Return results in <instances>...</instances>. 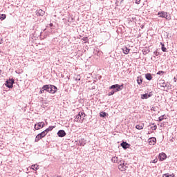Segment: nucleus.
Wrapping results in <instances>:
<instances>
[{
    "instance_id": "nucleus-1",
    "label": "nucleus",
    "mask_w": 177,
    "mask_h": 177,
    "mask_svg": "<svg viewBox=\"0 0 177 177\" xmlns=\"http://www.w3.org/2000/svg\"><path fill=\"white\" fill-rule=\"evenodd\" d=\"M112 162L118 164V168L121 172H125L128 169V163H127L124 160L119 159L118 156H113L111 158Z\"/></svg>"
},
{
    "instance_id": "nucleus-2",
    "label": "nucleus",
    "mask_w": 177,
    "mask_h": 177,
    "mask_svg": "<svg viewBox=\"0 0 177 177\" xmlns=\"http://www.w3.org/2000/svg\"><path fill=\"white\" fill-rule=\"evenodd\" d=\"M44 89L46 90V92H48V93H56L57 92V87L55 85L52 84H46L44 86Z\"/></svg>"
},
{
    "instance_id": "nucleus-3",
    "label": "nucleus",
    "mask_w": 177,
    "mask_h": 177,
    "mask_svg": "<svg viewBox=\"0 0 177 177\" xmlns=\"http://www.w3.org/2000/svg\"><path fill=\"white\" fill-rule=\"evenodd\" d=\"M159 85L162 91H165L166 92H168V91H169V84L168 83V82H165V80H160Z\"/></svg>"
},
{
    "instance_id": "nucleus-4",
    "label": "nucleus",
    "mask_w": 177,
    "mask_h": 177,
    "mask_svg": "<svg viewBox=\"0 0 177 177\" xmlns=\"http://www.w3.org/2000/svg\"><path fill=\"white\" fill-rule=\"evenodd\" d=\"M85 120V113L84 112H79L78 115L75 117V121L76 122L82 123Z\"/></svg>"
},
{
    "instance_id": "nucleus-5",
    "label": "nucleus",
    "mask_w": 177,
    "mask_h": 177,
    "mask_svg": "<svg viewBox=\"0 0 177 177\" xmlns=\"http://www.w3.org/2000/svg\"><path fill=\"white\" fill-rule=\"evenodd\" d=\"M124 88V84H114L110 86L109 89H114L115 92H120V91H122V88Z\"/></svg>"
},
{
    "instance_id": "nucleus-6",
    "label": "nucleus",
    "mask_w": 177,
    "mask_h": 177,
    "mask_svg": "<svg viewBox=\"0 0 177 177\" xmlns=\"http://www.w3.org/2000/svg\"><path fill=\"white\" fill-rule=\"evenodd\" d=\"M158 17H162V19H166V20H171V17L168 16V12L165 11L159 12L158 13Z\"/></svg>"
},
{
    "instance_id": "nucleus-7",
    "label": "nucleus",
    "mask_w": 177,
    "mask_h": 177,
    "mask_svg": "<svg viewBox=\"0 0 177 177\" xmlns=\"http://www.w3.org/2000/svg\"><path fill=\"white\" fill-rule=\"evenodd\" d=\"M13 84H15V79L12 78V79L7 80L6 81L5 85L6 86H7V88L12 89V88H13Z\"/></svg>"
},
{
    "instance_id": "nucleus-8",
    "label": "nucleus",
    "mask_w": 177,
    "mask_h": 177,
    "mask_svg": "<svg viewBox=\"0 0 177 177\" xmlns=\"http://www.w3.org/2000/svg\"><path fill=\"white\" fill-rule=\"evenodd\" d=\"M44 127H45V122H38L34 125V129L36 131H39V129L44 128Z\"/></svg>"
},
{
    "instance_id": "nucleus-9",
    "label": "nucleus",
    "mask_w": 177,
    "mask_h": 177,
    "mask_svg": "<svg viewBox=\"0 0 177 177\" xmlns=\"http://www.w3.org/2000/svg\"><path fill=\"white\" fill-rule=\"evenodd\" d=\"M148 142L149 145H150L151 146H154V145L157 143V139L155 137H152L148 140Z\"/></svg>"
},
{
    "instance_id": "nucleus-10",
    "label": "nucleus",
    "mask_w": 177,
    "mask_h": 177,
    "mask_svg": "<svg viewBox=\"0 0 177 177\" xmlns=\"http://www.w3.org/2000/svg\"><path fill=\"white\" fill-rule=\"evenodd\" d=\"M151 96H153L152 91L149 92V94L145 93V94L141 95V99H149V97H151Z\"/></svg>"
},
{
    "instance_id": "nucleus-11",
    "label": "nucleus",
    "mask_w": 177,
    "mask_h": 177,
    "mask_svg": "<svg viewBox=\"0 0 177 177\" xmlns=\"http://www.w3.org/2000/svg\"><path fill=\"white\" fill-rule=\"evenodd\" d=\"M47 28H50L49 34L55 32V27L53 26V24H50L48 26H47Z\"/></svg>"
},
{
    "instance_id": "nucleus-12",
    "label": "nucleus",
    "mask_w": 177,
    "mask_h": 177,
    "mask_svg": "<svg viewBox=\"0 0 177 177\" xmlns=\"http://www.w3.org/2000/svg\"><path fill=\"white\" fill-rule=\"evenodd\" d=\"M57 135L59 138H64V136H66V131H64V130H59L57 132Z\"/></svg>"
},
{
    "instance_id": "nucleus-13",
    "label": "nucleus",
    "mask_w": 177,
    "mask_h": 177,
    "mask_svg": "<svg viewBox=\"0 0 177 177\" xmlns=\"http://www.w3.org/2000/svg\"><path fill=\"white\" fill-rule=\"evenodd\" d=\"M120 146L124 149L126 150V149H129V144H128L127 142H122L120 144Z\"/></svg>"
},
{
    "instance_id": "nucleus-14",
    "label": "nucleus",
    "mask_w": 177,
    "mask_h": 177,
    "mask_svg": "<svg viewBox=\"0 0 177 177\" xmlns=\"http://www.w3.org/2000/svg\"><path fill=\"white\" fill-rule=\"evenodd\" d=\"M167 158V154L165 153H162L159 154V160L160 161H164Z\"/></svg>"
},
{
    "instance_id": "nucleus-15",
    "label": "nucleus",
    "mask_w": 177,
    "mask_h": 177,
    "mask_svg": "<svg viewBox=\"0 0 177 177\" xmlns=\"http://www.w3.org/2000/svg\"><path fill=\"white\" fill-rule=\"evenodd\" d=\"M78 145H79V146H84V145H86V140L84 138H81L78 141Z\"/></svg>"
},
{
    "instance_id": "nucleus-16",
    "label": "nucleus",
    "mask_w": 177,
    "mask_h": 177,
    "mask_svg": "<svg viewBox=\"0 0 177 177\" xmlns=\"http://www.w3.org/2000/svg\"><path fill=\"white\" fill-rule=\"evenodd\" d=\"M37 16H44L45 15V11L42 10L41 9L37 10L36 11Z\"/></svg>"
},
{
    "instance_id": "nucleus-17",
    "label": "nucleus",
    "mask_w": 177,
    "mask_h": 177,
    "mask_svg": "<svg viewBox=\"0 0 177 177\" xmlns=\"http://www.w3.org/2000/svg\"><path fill=\"white\" fill-rule=\"evenodd\" d=\"M41 139H44V138L42 137V136L39 133L36 136L35 139V142H39V140H41Z\"/></svg>"
},
{
    "instance_id": "nucleus-18",
    "label": "nucleus",
    "mask_w": 177,
    "mask_h": 177,
    "mask_svg": "<svg viewBox=\"0 0 177 177\" xmlns=\"http://www.w3.org/2000/svg\"><path fill=\"white\" fill-rule=\"evenodd\" d=\"M136 129L140 130L143 129L145 128V124L143 123H140L136 126Z\"/></svg>"
},
{
    "instance_id": "nucleus-19",
    "label": "nucleus",
    "mask_w": 177,
    "mask_h": 177,
    "mask_svg": "<svg viewBox=\"0 0 177 177\" xmlns=\"http://www.w3.org/2000/svg\"><path fill=\"white\" fill-rule=\"evenodd\" d=\"M145 78L148 81H151V80H153V76H151V73H147L145 75Z\"/></svg>"
},
{
    "instance_id": "nucleus-20",
    "label": "nucleus",
    "mask_w": 177,
    "mask_h": 177,
    "mask_svg": "<svg viewBox=\"0 0 177 177\" xmlns=\"http://www.w3.org/2000/svg\"><path fill=\"white\" fill-rule=\"evenodd\" d=\"M123 53H124V55H128V53H129V48H128V47L127 46H124L122 48Z\"/></svg>"
},
{
    "instance_id": "nucleus-21",
    "label": "nucleus",
    "mask_w": 177,
    "mask_h": 177,
    "mask_svg": "<svg viewBox=\"0 0 177 177\" xmlns=\"http://www.w3.org/2000/svg\"><path fill=\"white\" fill-rule=\"evenodd\" d=\"M30 168L31 169H33V171H38V169H39V165H32Z\"/></svg>"
},
{
    "instance_id": "nucleus-22",
    "label": "nucleus",
    "mask_w": 177,
    "mask_h": 177,
    "mask_svg": "<svg viewBox=\"0 0 177 177\" xmlns=\"http://www.w3.org/2000/svg\"><path fill=\"white\" fill-rule=\"evenodd\" d=\"M143 82V78H142V77H137V83L138 84V85H142V83Z\"/></svg>"
},
{
    "instance_id": "nucleus-23",
    "label": "nucleus",
    "mask_w": 177,
    "mask_h": 177,
    "mask_svg": "<svg viewBox=\"0 0 177 177\" xmlns=\"http://www.w3.org/2000/svg\"><path fill=\"white\" fill-rule=\"evenodd\" d=\"M107 115H109V114L106 112L102 111L100 113V117H102V118H104V117H107Z\"/></svg>"
},
{
    "instance_id": "nucleus-24",
    "label": "nucleus",
    "mask_w": 177,
    "mask_h": 177,
    "mask_svg": "<svg viewBox=\"0 0 177 177\" xmlns=\"http://www.w3.org/2000/svg\"><path fill=\"white\" fill-rule=\"evenodd\" d=\"M165 119H167V118H165V115H162L158 118V121L161 122V121Z\"/></svg>"
},
{
    "instance_id": "nucleus-25",
    "label": "nucleus",
    "mask_w": 177,
    "mask_h": 177,
    "mask_svg": "<svg viewBox=\"0 0 177 177\" xmlns=\"http://www.w3.org/2000/svg\"><path fill=\"white\" fill-rule=\"evenodd\" d=\"M162 177H175V174H163Z\"/></svg>"
},
{
    "instance_id": "nucleus-26",
    "label": "nucleus",
    "mask_w": 177,
    "mask_h": 177,
    "mask_svg": "<svg viewBox=\"0 0 177 177\" xmlns=\"http://www.w3.org/2000/svg\"><path fill=\"white\" fill-rule=\"evenodd\" d=\"M160 45L162 46L161 49L162 52H167V48H165V45L162 43H160Z\"/></svg>"
},
{
    "instance_id": "nucleus-27",
    "label": "nucleus",
    "mask_w": 177,
    "mask_h": 177,
    "mask_svg": "<svg viewBox=\"0 0 177 177\" xmlns=\"http://www.w3.org/2000/svg\"><path fill=\"white\" fill-rule=\"evenodd\" d=\"M5 19H6V15L5 14L0 15V20H5Z\"/></svg>"
},
{
    "instance_id": "nucleus-28",
    "label": "nucleus",
    "mask_w": 177,
    "mask_h": 177,
    "mask_svg": "<svg viewBox=\"0 0 177 177\" xmlns=\"http://www.w3.org/2000/svg\"><path fill=\"white\" fill-rule=\"evenodd\" d=\"M82 41H84V44H86V42H88V41H89V39H88L87 37H86L82 38Z\"/></svg>"
},
{
    "instance_id": "nucleus-29",
    "label": "nucleus",
    "mask_w": 177,
    "mask_h": 177,
    "mask_svg": "<svg viewBox=\"0 0 177 177\" xmlns=\"http://www.w3.org/2000/svg\"><path fill=\"white\" fill-rule=\"evenodd\" d=\"M45 91L46 90L44 88V86H43V87L39 91L40 95H42V93H45Z\"/></svg>"
},
{
    "instance_id": "nucleus-30",
    "label": "nucleus",
    "mask_w": 177,
    "mask_h": 177,
    "mask_svg": "<svg viewBox=\"0 0 177 177\" xmlns=\"http://www.w3.org/2000/svg\"><path fill=\"white\" fill-rule=\"evenodd\" d=\"M114 93H115V91L112 90L111 92H109L108 96H112V95H114Z\"/></svg>"
},
{
    "instance_id": "nucleus-31",
    "label": "nucleus",
    "mask_w": 177,
    "mask_h": 177,
    "mask_svg": "<svg viewBox=\"0 0 177 177\" xmlns=\"http://www.w3.org/2000/svg\"><path fill=\"white\" fill-rule=\"evenodd\" d=\"M158 75H162L163 74H165V72L162 71H159L157 73Z\"/></svg>"
},
{
    "instance_id": "nucleus-32",
    "label": "nucleus",
    "mask_w": 177,
    "mask_h": 177,
    "mask_svg": "<svg viewBox=\"0 0 177 177\" xmlns=\"http://www.w3.org/2000/svg\"><path fill=\"white\" fill-rule=\"evenodd\" d=\"M40 135L43 137L45 138V136L47 135L46 133L44 131L41 133H40Z\"/></svg>"
},
{
    "instance_id": "nucleus-33",
    "label": "nucleus",
    "mask_w": 177,
    "mask_h": 177,
    "mask_svg": "<svg viewBox=\"0 0 177 177\" xmlns=\"http://www.w3.org/2000/svg\"><path fill=\"white\" fill-rule=\"evenodd\" d=\"M153 54L155 55V56H159L160 55V53L157 50L154 51Z\"/></svg>"
},
{
    "instance_id": "nucleus-34",
    "label": "nucleus",
    "mask_w": 177,
    "mask_h": 177,
    "mask_svg": "<svg viewBox=\"0 0 177 177\" xmlns=\"http://www.w3.org/2000/svg\"><path fill=\"white\" fill-rule=\"evenodd\" d=\"M152 131H156L157 129V125H154L153 127H151Z\"/></svg>"
},
{
    "instance_id": "nucleus-35",
    "label": "nucleus",
    "mask_w": 177,
    "mask_h": 177,
    "mask_svg": "<svg viewBox=\"0 0 177 177\" xmlns=\"http://www.w3.org/2000/svg\"><path fill=\"white\" fill-rule=\"evenodd\" d=\"M54 128H55V126H50V127H49L48 128H47V129H48L49 131H52Z\"/></svg>"
},
{
    "instance_id": "nucleus-36",
    "label": "nucleus",
    "mask_w": 177,
    "mask_h": 177,
    "mask_svg": "<svg viewBox=\"0 0 177 177\" xmlns=\"http://www.w3.org/2000/svg\"><path fill=\"white\" fill-rule=\"evenodd\" d=\"M141 1L142 0H136L135 3H136L137 5H139V3H140Z\"/></svg>"
},
{
    "instance_id": "nucleus-37",
    "label": "nucleus",
    "mask_w": 177,
    "mask_h": 177,
    "mask_svg": "<svg viewBox=\"0 0 177 177\" xmlns=\"http://www.w3.org/2000/svg\"><path fill=\"white\" fill-rule=\"evenodd\" d=\"M45 133L48 135L50 131L47 128L46 130H44Z\"/></svg>"
},
{
    "instance_id": "nucleus-38",
    "label": "nucleus",
    "mask_w": 177,
    "mask_h": 177,
    "mask_svg": "<svg viewBox=\"0 0 177 177\" xmlns=\"http://www.w3.org/2000/svg\"><path fill=\"white\" fill-rule=\"evenodd\" d=\"M158 160L157 159H155L153 160L152 162H153V164H156Z\"/></svg>"
},
{
    "instance_id": "nucleus-39",
    "label": "nucleus",
    "mask_w": 177,
    "mask_h": 177,
    "mask_svg": "<svg viewBox=\"0 0 177 177\" xmlns=\"http://www.w3.org/2000/svg\"><path fill=\"white\" fill-rule=\"evenodd\" d=\"M48 35H49V33H46V35L44 36V38H46V37H48Z\"/></svg>"
},
{
    "instance_id": "nucleus-40",
    "label": "nucleus",
    "mask_w": 177,
    "mask_h": 177,
    "mask_svg": "<svg viewBox=\"0 0 177 177\" xmlns=\"http://www.w3.org/2000/svg\"><path fill=\"white\" fill-rule=\"evenodd\" d=\"M3 42V40L0 39V44H2Z\"/></svg>"
},
{
    "instance_id": "nucleus-41",
    "label": "nucleus",
    "mask_w": 177,
    "mask_h": 177,
    "mask_svg": "<svg viewBox=\"0 0 177 177\" xmlns=\"http://www.w3.org/2000/svg\"><path fill=\"white\" fill-rule=\"evenodd\" d=\"M2 73V70H0V77H1V74Z\"/></svg>"
},
{
    "instance_id": "nucleus-42",
    "label": "nucleus",
    "mask_w": 177,
    "mask_h": 177,
    "mask_svg": "<svg viewBox=\"0 0 177 177\" xmlns=\"http://www.w3.org/2000/svg\"><path fill=\"white\" fill-rule=\"evenodd\" d=\"M57 177H62V176H57Z\"/></svg>"
},
{
    "instance_id": "nucleus-43",
    "label": "nucleus",
    "mask_w": 177,
    "mask_h": 177,
    "mask_svg": "<svg viewBox=\"0 0 177 177\" xmlns=\"http://www.w3.org/2000/svg\"><path fill=\"white\" fill-rule=\"evenodd\" d=\"M171 142H174V140H171Z\"/></svg>"
}]
</instances>
